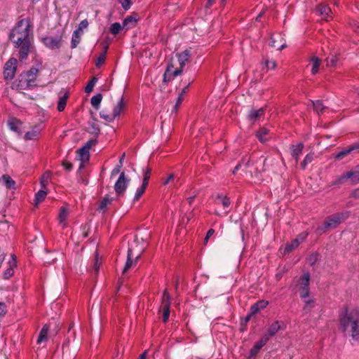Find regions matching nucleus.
I'll list each match as a JSON object with an SVG mask.
<instances>
[{
    "label": "nucleus",
    "mask_w": 359,
    "mask_h": 359,
    "mask_svg": "<svg viewBox=\"0 0 359 359\" xmlns=\"http://www.w3.org/2000/svg\"><path fill=\"white\" fill-rule=\"evenodd\" d=\"M9 39L18 50L20 61L26 60L34 50V34L29 18L19 20L9 34Z\"/></svg>",
    "instance_id": "nucleus-1"
},
{
    "label": "nucleus",
    "mask_w": 359,
    "mask_h": 359,
    "mask_svg": "<svg viewBox=\"0 0 359 359\" xmlns=\"http://www.w3.org/2000/svg\"><path fill=\"white\" fill-rule=\"evenodd\" d=\"M339 330L359 341V309L344 306L339 313Z\"/></svg>",
    "instance_id": "nucleus-2"
},
{
    "label": "nucleus",
    "mask_w": 359,
    "mask_h": 359,
    "mask_svg": "<svg viewBox=\"0 0 359 359\" xmlns=\"http://www.w3.org/2000/svg\"><path fill=\"white\" fill-rule=\"evenodd\" d=\"M177 57L180 63V67L174 69V65L169 64L167 66L165 72L163 74V81L169 82L172 80L175 76L180 75L182 72L183 68L186 65V62L189 60L191 57V53L189 50H185L182 53H177Z\"/></svg>",
    "instance_id": "nucleus-3"
},
{
    "label": "nucleus",
    "mask_w": 359,
    "mask_h": 359,
    "mask_svg": "<svg viewBox=\"0 0 359 359\" xmlns=\"http://www.w3.org/2000/svg\"><path fill=\"white\" fill-rule=\"evenodd\" d=\"M349 216L348 212H337L326 218L323 225L318 226L319 233L325 232L327 229H334Z\"/></svg>",
    "instance_id": "nucleus-4"
},
{
    "label": "nucleus",
    "mask_w": 359,
    "mask_h": 359,
    "mask_svg": "<svg viewBox=\"0 0 359 359\" xmlns=\"http://www.w3.org/2000/svg\"><path fill=\"white\" fill-rule=\"evenodd\" d=\"M310 274L304 273L299 278L298 284L299 285V295L302 299L309 297L310 294L309 290Z\"/></svg>",
    "instance_id": "nucleus-5"
},
{
    "label": "nucleus",
    "mask_w": 359,
    "mask_h": 359,
    "mask_svg": "<svg viewBox=\"0 0 359 359\" xmlns=\"http://www.w3.org/2000/svg\"><path fill=\"white\" fill-rule=\"evenodd\" d=\"M130 180L127 179L124 172H121L114 184V190L118 196H123L128 186Z\"/></svg>",
    "instance_id": "nucleus-6"
},
{
    "label": "nucleus",
    "mask_w": 359,
    "mask_h": 359,
    "mask_svg": "<svg viewBox=\"0 0 359 359\" xmlns=\"http://www.w3.org/2000/svg\"><path fill=\"white\" fill-rule=\"evenodd\" d=\"M140 257V253L135 254L133 248H129L128 250L127 260L123 269V274H125L129 269L135 266Z\"/></svg>",
    "instance_id": "nucleus-7"
},
{
    "label": "nucleus",
    "mask_w": 359,
    "mask_h": 359,
    "mask_svg": "<svg viewBox=\"0 0 359 359\" xmlns=\"http://www.w3.org/2000/svg\"><path fill=\"white\" fill-rule=\"evenodd\" d=\"M284 328V322L276 320L269 326L267 332L265 335H268L269 339L271 337L275 336L279 330H283Z\"/></svg>",
    "instance_id": "nucleus-8"
},
{
    "label": "nucleus",
    "mask_w": 359,
    "mask_h": 359,
    "mask_svg": "<svg viewBox=\"0 0 359 359\" xmlns=\"http://www.w3.org/2000/svg\"><path fill=\"white\" fill-rule=\"evenodd\" d=\"M36 79L26 77L24 75H20L18 86L23 90L29 89L35 87Z\"/></svg>",
    "instance_id": "nucleus-9"
},
{
    "label": "nucleus",
    "mask_w": 359,
    "mask_h": 359,
    "mask_svg": "<svg viewBox=\"0 0 359 359\" xmlns=\"http://www.w3.org/2000/svg\"><path fill=\"white\" fill-rule=\"evenodd\" d=\"M359 149V144L355 143L353 144L347 148L344 149L341 151L338 152L334 155V158L337 161H341L344 159L346 156L350 154L352 151H355Z\"/></svg>",
    "instance_id": "nucleus-10"
},
{
    "label": "nucleus",
    "mask_w": 359,
    "mask_h": 359,
    "mask_svg": "<svg viewBox=\"0 0 359 359\" xmlns=\"http://www.w3.org/2000/svg\"><path fill=\"white\" fill-rule=\"evenodd\" d=\"M43 43L49 48L57 49L61 46L62 39L53 36H46L42 39Z\"/></svg>",
    "instance_id": "nucleus-11"
},
{
    "label": "nucleus",
    "mask_w": 359,
    "mask_h": 359,
    "mask_svg": "<svg viewBox=\"0 0 359 359\" xmlns=\"http://www.w3.org/2000/svg\"><path fill=\"white\" fill-rule=\"evenodd\" d=\"M69 93L68 90L62 88L59 93V100L57 102V109L59 111H62L67 104V100L69 97Z\"/></svg>",
    "instance_id": "nucleus-12"
},
{
    "label": "nucleus",
    "mask_w": 359,
    "mask_h": 359,
    "mask_svg": "<svg viewBox=\"0 0 359 359\" xmlns=\"http://www.w3.org/2000/svg\"><path fill=\"white\" fill-rule=\"evenodd\" d=\"M265 108L261 107L259 109H251L248 114V118L250 121L255 123L257 120L264 116Z\"/></svg>",
    "instance_id": "nucleus-13"
},
{
    "label": "nucleus",
    "mask_w": 359,
    "mask_h": 359,
    "mask_svg": "<svg viewBox=\"0 0 359 359\" xmlns=\"http://www.w3.org/2000/svg\"><path fill=\"white\" fill-rule=\"evenodd\" d=\"M269 341V337H268V335H264L262 336V337L260 339L259 341H257L253 348L251 349L250 351V353L252 355H255L264 346H265L267 342Z\"/></svg>",
    "instance_id": "nucleus-14"
},
{
    "label": "nucleus",
    "mask_w": 359,
    "mask_h": 359,
    "mask_svg": "<svg viewBox=\"0 0 359 359\" xmlns=\"http://www.w3.org/2000/svg\"><path fill=\"white\" fill-rule=\"evenodd\" d=\"M304 147V144L302 142H299L297 144H292L291 146V155L292 158L295 159L296 163H297L299 161V156L302 153Z\"/></svg>",
    "instance_id": "nucleus-15"
},
{
    "label": "nucleus",
    "mask_w": 359,
    "mask_h": 359,
    "mask_svg": "<svg viewBox=\"0 0 359 359\" xmlns=\"http://www.w3.org/2000/svg\"><path fill=\"white\" fill-rule=\"evenodd\" d=\"M255 135L262 143H265L270 139L269 130L264 127L259 128V130L257 131Z\"/></svg>",
    "instance_id": "nucleus-16"
},
{
    "label": "nucleus",
    "mask_w": 359,
    "mask_h": 359,
    "mask_svg": "<svg viewBox=\"0 0 359 359\" xmlns=\"http://www.w3.org/2000/svg\"><path fill=\"white\" fill-rule=\"evenodd\" d=\"M317 11L318 12L319 15L322 16L323 20L328 21L329 18H332V16L330 15V14L332 13L331 8L327 5H319L317 7Z\"/></svg>",
    "instance_id": "nucleus-17"
},
{
    "label": "nucleus",
    "mask_w": 359,
    "mask_h": 359,
    "mask_svg": "<svg viewBox=\"0 0 359 359\" xmlns=\"http://www.w3.org/2000/svg\"><path fill=\"white\" fill-rule=\"evenodd\" d=\"M114 201V198L110 197L109 195H106L101 201L97 208V210L102 212L103 213L106 212L107 209V205L111 204Z\"/></svg>",
    "instance_id": "nucleus-18"
},
{
    "label": "nucleus",
    "mask_w": 359,
    "mask_h": 359,
    "mask_svg": "<svg viewBox=\"0 0 359 359\" xmlns=\"http://www.w3.org/2000/svg\"><path fill=\"white\" fill-rule=\"evenodd\" d=\"M77 153L79 156L80 161L83 163H86L90 159V151L86 149L85 147H81L77 150Z\"/></svg>",
    "instance_id": "nucleus-19"
},
{
    "label": "nucleus",
    "mask_w": 359,
    "mask_h": 359,
    "mask_svg": "<svg viewBox=\"0 0 359 359\" xmlns=\"http://www.w3.org/2000/svg\"><path fill=\"white\" fill-rule=\"evenodd\" d=\"M313 110L318 114H323L327 109L321 100L311 101Z\"/></svg>",
    "instance_id": "nucleus-20"
},
{
    "label": "nucleus",
    "mask_w": 359,
    "mask_h": 359,
    "mask_svg": "<svg viewBox=\"0 0 359 359\" xmlns=\"http://www.w3.org/2000/svg\"><path fill=\"white\" fill-rule=\"evenodd\" d=\"M49 330V327L47 325H45L43 326L42 329L40 331L38 339H37V344H41L43 341H46L48 340V332Z\"/></svg>",
    "instance_id": "nucleus-21"
},
{
    "label": "nucleus",
    "mask_w": 359,
    "mask_h": 359,
    "mask_svg": "<svg viewBox=\"0 0 359 359\" xmlns=\"http://www.w3.org/2000/svg\"><path fill=\"white\" fill-rule=\"evenodd\" d=\"M1 180L7 189H15V182L8 175H4Z\"/></svg>",
    "instance_id": "nucleus-22"
},
{
    "label": "nucleus",
    "mask_w": 359,
    "mask_h": 359,
    "mask_svg": "<svg viewBox=\"0 0 359 359\" xmlns=\"http://www.w3.org/2000/svg\"><path fill=\"white\" fill-rule=\"evenodd\" d=\"M125 106V103L123 102V97H121L120 100L118 102L116 105L113 109V115L115 118H116L118 116H119L121 111L123 109Z\"/></svg>",
    "instance_id": "nucleus-23"
},
{
    "label": "nucleus",
    "mask_w": 359,
    "mask_h": 359,
    "mask_svg": "<svg viewBox=\"0 0 359 359\" xmlns=\"http://www.w3.org/2000/svg\"><path fill=\"white\" fill-rule=\"evenodd\" d=\"M82 34L79 33V31H74L72 36L71 48H75L81 41V37Z\"/></svg>",
    "instance_id": "nucleus-24"
},
{
    "label": "nucleus",
    "mask_w": 359,
    "mask_h": 359,
    "mask_svg": "<svg viewBox=\"0 0 359 359\" xmlns=\"http://www.w3.org/2000/svg\"><path fill=\"white\" fill-rule=\"evenodd\" d=\"M320 259L321 255L318 252H313L307 258V262L310 266H313Z\"/></svg>",
    "instance_id": "nucleus-25"
},
{
    "label": "nucleus",
    "mask_w": 359,
    "mask_h": 359,
    "mask_svg": "<svg viewBox=\"0 0 359 359\" xmlns=\"http://www.w3.org/2000/svg\"><path fill=\"white\" fill-rule=\"evenodd\" d=\"M137 22V19L133 16H128L123 22V27H126L127 29L135 27V23Z\"/></svg>",
    "instance_id": "nucleus-26"
},
{
    "label": "nucleus",
    "mask_w": 359,
    "mask_h": 359,
    "mask_svg": "<svg viewBox=\"0 0 359 359\" xmlns=\"http://www.w3.org/2000/svg\"><path fill=\"white\" fill-rule=\"evenodd\" d=\"M321 60L318 57L313 56L311 58V63H312V69H311V73L312 74H316L318 73L319 70V67L320 65Z\"/></svg>",
    "instance_id": "nucleus-27"
},
{
    "label": "nucleus",
    "mask_w": 359,
    "mask_h": 359,
    "mask_svg": "<svg viewBox=\"0 0 359 359\" xmlns=\"http://www.w3.org/2000/svg\"><path fill=\"white\" fill-rule=\"evenodd\" d=\"M39 133L40 129L35 127L31 131H28L25 133V138L29 140H34L39 135Z\"/></svg>",
    "instance_id": "nucleus-28"
},
{
    "label": "nucleus",
    "mask_w": 359,
    "mask_h": 359,
    "mask_svg": "<svg viewBox=\"0 0 359 359\" xmlns=\"http://www.w3.org/2000/svg\"><path fill=\"white\" fill-rule=\"evenodd\" d=\"M102 99V95L101 93H98L94 96L92 97L90 100V102L92 106L95 109H98L100 107V104L101 103Z\"/></svg>",
    "instance_id": "nucleus-29"
},
{
    "label": "nucleus",
    "mask_w": 359,
    "mask_h": 359,
    "mask_svg": "<svg viewBox=\"0 0 359 359\" xmlns=\"http://www.w3.org/2000/svg\"><path fill=\"white\" fill-rule=\"evenodd\" d=\"M314 158V153L308 154L304 158L303 161L301 163L300 165L302 169L305 170L307 165L311 163Z\"/></svg>",
    "instance_id": "nucleus-30"
},
{
    "label": "nucleus",
    "mask_w": 359,
    "mask_h": 359,
    "mask_svg": "<svg viewBox=\"0 0 359 359\" xmlns=\"http://www.w3.org/2000/svg\"><path fill=\"white\" fill-rule=\"evenodd\" d=\"M13 262H10V267L6 270V271L4 273V278L5 279H8L10 277H11L13 275V266H16V261L14 259V255H13Z\"/></svg>",
    "instance_id": "nucleus-31"
},
{
    "label": "nucleus",
    "mask_w": 359,
    "mask_h": 359,
    "mask_svg": "<svg viewBox=\"0 0 359 359\" xmlns=\"http://www.w3.org/2000/svg\"><path fill=\"white\" fill-rule=\"evenodd\" d=\"M170 299H171L170 295L169 294L168 291L165 290L163 292V298H162L163 308L170 309Z\"/></svg>",
    "instance_id": "nucleus-32"
},
{
    "label": "nucleus",
    "mask_w": 359,
    "mask_h": 359,
    "mask_svg": "<svg viewBox=\"0 0 359 359\" xmlns=\"http://www.w3.org/2000/svg\"><path fill=\"white\" fill-rule=\"evenodd\" d=\"M18 65V60L14 57L10 58L5 64L4 69H10L16 71Z\"/></svg>",
    "instance_id": "nucleus-33"
},
{
    "label": "nucleus",
    "mask_w": 359,
    "mask_h": 359,
    "mask_svg": "<svg viewBox=\"0 0 359 359\" xmlns=\"http://www.w3.org/2000/svg\"><path fill=\"white\" fill-rule=\"evenodd\" d=\"M8 124L11 130L16 132L18 130L21 123L18 119L12 118L9 119Z\"/></svg>",
    "instance_id": "nucleus-34"
},
{
    "label": "nucleus",
    "mask_w": 359,
    "mask_h": 359,
    "mask_svg": "<svg viewBox=\"0 0 359 359\" xmlns=\"http://www.w3.org/2000/svg\"><path fill=\"white\" fill-rule=\"evenodd\" d=\"M47 195V192L44 190H39L36 194H35V205H37L39 203H40L41 201H43L46 196Z\"/></svg>",
    "instance_id": "nucleus-35"
},
{
    "label": "nucleus",
    "mask_w": 359,
    "mask_h": 359,
    "mask_svg": "<svg viewBox=\"0 0 359 359\" xmlns=\"http://www.w3.org/2000/svg\"><path fill=\"white\" fill-rule=\"evenodd\" d=\"M300 242L299 241V238H297L294 240H293L290 243L286 245L285 248V251L286 252H290L294 250L296 248H297Z\"/></svg>",
    "instance_id": "nucleus-36"
},
{
    "label": "nucleus",
    "mask_w": 359,
    "mask_h": 359,
    "mask_svg": "<svg viewBox=\"0 0 359 359\" xmlns=\"http://www.w3.org/2000/svg\"><path fill=\"white\" fill-rule=\"evenodd\" d=\"M151 172V169L148 166L146 167L145 169H143V180H142L143 184L148 186Z\"/></svg>",
    "instance_id": "nucleus-37"
},
{
    "label": "nucleus",
    "mask_w": 359,
    "mask_h": 359,
    "mask_svg": "<svg viewBox=\"0 0 359 359\" xmlns=\"http://www.w3.org/2000/svg\"><path fill=\"white\" fill-rule=\"evenodd\" d=\"M217 201H219L224 206V208L229 207L231 203L229 198L222 195H217Z\"/></svg>",
    "instance_id": "nucleus-38"
},
{
    "label": "nucleus",
    "mask_w": 359,
    "mask_h": 359,
    "mask_svg": "<svg viewBox=\"0 0 359 359\" xmlns=\"http://www.w3.org/2000/svg\"><path fill=\"white\" fill-rule=\"evenodd\" d=\"M100 116L102 118L104 119L107 122H112L116 118L113 114H108L106 111L102 110L100 112Z\"/></svg>",
    "instance_id": "nucleus-39"
},
{
    "label": "nucleus",
    "mask_w": 359,
    "mask_h": 359,
    "mask_svg": "<svg viewBox=\"0 0 359 359\" xmlns=\"http://www.w3.org/2000/svg\"><path fill=\"white\" fill-rule=\"evenodd\" d=\"M50 172L49 171H46V172L43 173V175H42L41 178V182H40V184H41V186L42 188L45 189L47 184H48V182L49 180V179L50 178Z\"/></svg>",
    "instance_id": "nucleus-40"
},
{
    "label": "nucleus",
    "mask_w": 359,
    "mask_h": 359,
    "mask_svg": "<svg viewBox=\"0 0 359 359\" xmlns=\"http://www.w3.org/2000/svg\"><path fill=\"white\" fill-rule=\"evenodd\" d=\"M147 187V185H144V184H142L141 187L137 188V189L136 191V193H135V195L134 198H133L134 201H138L140 198V197L144 193Z\"/></svg>",
    "instance_id": "nucleus-41"
},
{
    "label": "nucleus",
    "mask_w": 359,
    "mask_h": 359,
    "mask_svg": "<svg viewBox=\"0 0 359 359\" xmlns=\"http://www.w3.org/2000/svg\"><path fill=\"white\" fill-rule=\"evenodd\" d=\"M338 57L335 55H330L326 59L328 67H335L337 65Z\"/></svg>",
    "instance_id": "nucleus-42"
},
{
    "label": "nucleus",
    "mask_w": 359,
    "mask_h": 359,
    "mask_svg": "<svg viewBox=\"0 0 359 359\" xmlns=\"http://www.w3.org/2000/svg\"><path fill=\"white\" fill-rule=\"evenodd\" d=\"M67 215H68L67 210L65 208L62 207L60 210V213L58 215V219H59L60 222L64 223L65 222V220L67 219Z\"/></svg>",
    "instance_id": "nucleus-43"
},
{
    "label": "nucleus",
    "mask_w": 359,
    "mask_h": 359,
    "mask_svg": "<svg viewBox=\"0 0 359 359\" xmlns=\"http://www.w3.org/2000/svg\"><path fill=\"white\" fill-rule=\"evenodd\" d=\"M100 129L98 126V125L95 123L92 122L90 123V128H89V133L95 135L96 136H98L100 134Z\"/></svg>",
    "instance_id": "nucleus-44"
},
{
    "label": "nucleus",
    "mask_w": 359,
    "mask_h": 359,
    "mask_svg": "<svg viewBox=\"0 0 359 359\" xmlns=\"http://www.w3.org/2000/svg\"><path fill=\"white\" fill-rule=\"evenodd\" d=\"M97 79L96 77H93L91 80L88 83L87 86L85 88V92L86 93H90L93 91L94 86L97 82Z\"/></svg>",
    "instance_id": "nucleus-45"
},
{
    "label": "nucleus",
    "mask_w": 359,
    "mask_h": 359,
    "mask_svg": "<svg viewBox=\"0 0 359 359\" xmlns=\"http://www.w3.org/2000/svg\"><path fill=\"white\" fill-rule=\"evenodd\" d=\"M346 177H348V179H351V180H357L359 177V169H357V166H356L354 170L347 172L346 173Z\"/></svg>",
    "instance_id": "nucleus-46"
},
{
    "label": "nucleus",
    "mask_w": 359,
    "mask_h": 359,
    "mask_svg": "<svg viewBox=\"0 0 359 359\" xmlns=\"http://www.w3.org/2000/svg\"><path fill=\"white\" fill-rule=\"evenodd\" d=\"M123 28V26L121 25L120 23L118 22H114L111 25V27H110V32L114 34V35H116L117 34L119 33V32L121 31V29Z\"/></svg>",
    "instance_id": "nucleus-47"
},
{
    "label": "nucleus",
    "mask_w": 359,
    "mask_h": 359,
    "mask_svg": "<svg viewBox=\"0 0 359 359\" xmlns=\"http://www.w3.org/2000/svg\"><path fill=\"white\" fill-rule=\"evenodd\" d=\"M193 81H194L193 79H189L187 81L182 80L181 84L183 83L184 86H183V89L180 95H182V96L183 97V95L187 93V90L189 88V86L193 82Z\"/></svg>",
    "instance_id": "nucleus-48"
},
{
    "label": "nucleus",
    "mask_w": 359,
    "mask_h": 359,
    "mask_svg": "<svg viewBox=\"0 0 359 359\" xmlns=\"http://www.w3.org/2000/svg\"><path fill=\"white\" fill-rule=\"evenodd\" d=\"M38 72H39L38 69H36L35 67H32L29 71H27L24 74V76H25L26 77H28V78L36 79V74H38Z\"/></svg>",
    "instance_id": "nucleus-49"
},
{
    "label": "nucleus",
    "mask_w": 359,
    "mask_h": 359,
    "mask_svg": "<svg viewBox=\"0 0 359 359\" xmlns=\"http://www.w3.org/2000/svg\"><path fill=\"white\" fill-rule=\"evenodd\" d=\"M100 266H101V262L99 259L98 255H96L95 257V259L93 260V270H94L95 273L96 275L99 272Z\"/></svg>",
    "instance_id": "nucleus-50"
},
{
    "label": "nucleus",
    "mask_w": 359,
    "mask_h": 359,
    "mask_svg": "<svg viewBox=\"0 0 359 359\" xmlns=\"http://www.w3.org/2000/svg\"><path fill=\"white\" fill-rule=\"evenodd\" d=\"M15 72L12 70V69H4V78L6 79V80H11L13 79L14 76H15Z\"/></svg>",
    "instance_id": "nucleus-51"
},
{
    "label": "nucleus",
    "mask_w": 359,
    "mask_h": 359,
    "mask_svg": "<svg viewBox=\"0 0 359 359\" xmlns=\"http://www.w3.org/2000/svg\"><path fill=\"white\" fill-rule=\"evenodd\" d=\"M314 300L313 299H308L305 300V306L303 308V311L306 313L310 311L311 309L313 307Z\"/></svg>",
    "instance_id": "nucleus-52"
},
{
    "label": "nucleus",
    "mask_w": 359,
    "mask_h": 359,
    "mask_svg": "<svg viewBox=\"0 0 359 359\" xmlns=\"http://www.w3.org/2000/svg\"><path fill=\"white\" fill-rule=\"evenodd\" d=\"M348 177H346V173L339 177L334 182H332V185H341L344 184Z\"/></svg>",
    "instance_id": "nucleus-53"
},
{
    "label": "nucleus",
    "mask_w": 359,
    "mask_h": 359,
    "mask_svg": "<svg viewBox=\"0 0 359 359\" xmlns=\"http://www.w3.org/2000/svg\"><path fill=\"white\" fill-rule=\"evenodd\" d=\"M88 26V22L86 19L83 20L79 25L78 29L75 31H79V33L83 34V29L87 28Z\"/></svg>",
    "instance_id": "nucleus-54"
},
{
    "label": "nucleus",
    "mask_w": 359,
    "mask_h": 359,
    "mask_svg": "<svg viewBox=\"0 0 359 359\" xmlns=\"http://www.w3.org/2000/svg\"><path fill=\"white\" fill-rule=\"evenodd\" d=\"M96 139H90L89 140L83 147H85L86 149L89 150L93 147L95 146L97 144Z\"/></svg>",
    "instance_id": "nucleus-55"
},
{
    "label": "nucleus",
    "mask_w": 359,
    "mask_h": 359,
    "mask_svg": "<svg viewBox=\"0 0 359 359\" xmlns=\"http://www.w3.org/2000/svg\"><path fill=\"white\" fill-rule=\"evenodd\" d=\"M118 1L121 4V6L125 11H128L133 4L131 0H118Z\"/></svg>",
    "instance_id": "nucleus-56"
},
{
    "label": "nucleus",
    "mask_w": 359,
    "mask_h": 359,
    "mask_svg": "<svg viewBox=\"0 0 359 359\" xmlns=\"http://www.w3.org/2000/svg\"><path fill=\"white\" fill-rule=\"evenodd\" d=\"M105 59H106V55H105V53H102L99 57H97V62H96V66L97 67H100L102 64L104 63V62L105 61Z\"/></svg>",
    "instance_id": "nucleus-57"
},
{
    "label": "nucleus",
    "mask_w": 359,
    "mask_h": 359,
    "mask_svg": "<svg viewBox=\"0 0 359 359\" xmlns=\"http://www.w3.org/2000/svg\"><path fill=\"white\" fill-rule=\"evenodd\" d=\"M264 66L266 68V69H273L276 68V64L274 61L266 60Z\"/></svg>",
    "instance_id": "nucleus-58"
},
{
    "label": "nucleus",
    "mask_w": 359,
    "mask_h": 359,
    "mask_svg": "<svg viewBox=\"0 0 359 359\" xmlns=\"http://www.w3.org/2000/svg\"><path fill=\"white\" fill-rule=\"evenodd\" d=\"M163 321L164 323H166L170 316V309H166V308H163Z\"/></svg>",
    "instance_id": "nucleus-59"
},
{
    "label": "nucleus",
    "mask_w": 359,
    "mask_h": 359,
    "mask_svg": "<svg viewBox=\"0 0 359 359\" xmlns=\"http://www.w3.org/2000/svg\"><path fill=\"white\" fill-rule=\"evenodd\" d=\"M7 312L5 303L0 302V316H4Z\"/></svg>",
    "instance_id": "nucleus-60"
},
{
    "label": "nucleus",
    "mask_w": 359,
    "mask_h": 359,
    "mask_svg": "<svg viewBox=\"0 0 359 359\" xmlns=\"http://www.w3.org/2000/svg\"><path fill=\"white\" fill-rule=\"evenodd\" d=\"M256 304H257V306H258V308L259 309V310H261V309L266 308L269 302L267 301L260 300V301H258Z\"/></svg>",
    "instance_id": "nucleus-61"
},
{
    "label": "nucleus",
    "mask_w": 359,
    "mask_h": 359,
    "mask_svg": "<svg viewBox=\"0 0 359 359\" xmlns=\"http://www.w3.org/2000/svg\"><path fill=\"white\" fill-rule=\"evenodd\" d=\"M176 176L175 174H170L167 179L163 182L164 185L168 184L170 182H172L175 180Z\"/></svg>",
    "instance_id": "nucleus-62"
},
{
    "label": "nucleus",
    "mask_w": 359,
    "mask_h": 359,
    "mask_svg": "<svg viewBox=\"0 0 359 359\" xmlns=\"http://www.w3.org/2000/svg\"><path fill=\"white\" fill-rule=\"evenodd\" d=\"M62 166L64 167L65 170H66L67 171L72 170V169L73 168V165L71 163L66 161L62 162Z\"/></svg>",
    "instance_id": "nucleus-63"
},
{
    "label": "nucleus",
    "mask_w": 359,
    "mask_h": 359,
    "mask_svg": "<svg viewBox=\"0 0 359 359\" xmlns=\"http://www.w3.org/2000/svg\"><path fill=\"white\" fill-rule=\"evenodd\" d=\"M260 310L258 308V306H257V304H254L251 307H250V315H255L256 314L257 312H259Z\"/></svg>",
    "instance_id": "nucleus-64"
}]
</instances>
